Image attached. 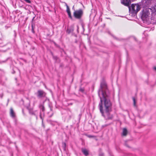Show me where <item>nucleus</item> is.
<instances>
[{
    "mask_svg": "<svg viewBox=\"0 0 156 156\" xmlns=\"http://www.w3.org/2000/svg\"><path fill=\"white\" fill-rule=\"evenodd\" d=\"M150 13L148 9H144L142 11L141 19L143 21H147L149 20Z\"/></svg>",
    "mask_w": 156,
    "mask_h": 156,
    "instance_id": "7ed1b4c3",
    "label": "nucleus"
},
{
    "mask_svg": "<svg viewBox=\"0 0 156 156\" xmlns=\"http://www.w3.org/2000/svg\"><path fill=\"white\" fill-rule=\"evenodd\" d=\"M98 94L100 99L99 106L102 115L106 120H111L113 115L110 114L112 110V104L110 100V94L105 82H102L98 91Z\"/></svg>",
    "mask_w": 156,
    "mask_h": 156,
    "instance_id": "f257e3e1",
    "label": "nucleus"
},
{
    "mask_svg": "<svg viewBox=\"0 0 156 156\" xmlns=\"http://www.w3.org/2000/svg\"><path fill=\"white\" fill-rule=\"evenodd\" d=\"M83 14V10L80 9L74 11L73 12V16L75 18L79 19L81 18Z\"/></svg>",
    "mask_w": 156,
    "mask_h": 156,
    "instance_id": "20e7f679",
    "label": "nucleus"
},
{
    "mask_svg": "<svg viewBox=\"0 0 156 156\" xmlns=\"http://www.w3.org/2000/svg\"><path fill=\"white\" fill-rule=\"evenodd\" d=\"M25 2H26L28 3H31V1L30 0H24Z\"/></svg>",
    "mask_w": 156,
    "mask_h": 156,
    "instance_id": "f3484780",
    "label": "nucleus"
},
{
    "mask_svg": "<svg viewBox=\"0 0 156 156\" xmlns=\"http://www.w3.org/2000/svg\"><path fill=\"white\" fill-rule=\"evenodd\" d=\"M40 108L42 112H44V111H45L44 107L43 105H41L40 106Z\"/></svg>",
    "mask_w": 156,
    "mask_h": 156,
    "instance_id": "9b49d317",
    "label": "nucleus"
},
{
    "mask_svg": "<svg viewBox=\"0 0 156 156\" xmlns=\"http://www.w3.org/2000/svg\"><path fill=\"white\" fill-rule=\"evenodd\" d=\"M72 9H73L74 11H75V9H74V6H73V7Z\"/></svg>",
    "mask_w": 156,
    "mask_h": 156,
    "instance_id": "412c9836",
    "label": "nucleus"
},
{
    "mask_svg": "<svg viewBox=\"0 0 156 156\" xmlns=\"http://www.w3.org/2000/svg\"><path fill=\"white\" fill-rule=\"evenodd\" d=\"M151 0H147L146 3L147 5H148L151 3Z\"/></svg>",
    "mask_w": 156,
    "mask_h": 156,
    "instance_id": "f8f14e48",
    "label": "nucleus"
},
{
    "mask_svg": "<svg viewBox=\"0 0 156 156\" xmlns=\"http://www.w3.org/2000/svg\"><path fill=\"white\" fill-rule=\"evenodd\" d=\"M121 2L123 5L128 7L131 4L130 0H122Z\"/></svg>",
    "mask_w": 156,
    "mask_h": 156,
    "instance_id": "39448f33",
    "label": "nucleus"
},
{
    "mask_svg": "<svg viewBox=\"0 0 156 156\" xmlns=\"http://www.w3.org/2000/svg\"><path fill=\"white\" fill-rule=\"evenodd\" d=\"M66 11H67V12H70V9H69V6L67 5L66 4Z\"/></svg>",
    "mask_w": 156,
    "mask_h": 156,
    "instance_id": "ddd939ff",
    "label": "nucleus"
},
{
    "mask_svg": "<svg viewBox=\"0 0 156 156\" xmlns=\"http://www.w3.org/2000/svg\"><path fill=\"white\" fill-rule=\"evenodd\" d=\"M44 93L43 91L41 90H38L37 95L38 97L41 98L44 97Z\"/></svg>",
    "mask_w": 156,
    "mask_h": 156,
    "instance_id": "423d86ee",
    "label": "nucleus"
},
{
    "mask_svg": "<svg viewBox=\"0 0 156 156\" xmlns=\"http://www.w3.org/2000/svg\"><path fill=\"white\" fill-rule=\"evenodd\" d=\"M127 133V131L126 129L124 128L123 130L122 135L123 136H126Z\"/></svg>",
    "mask_w": 156,
    "mask_h": 156,
    "instance_id": "1a4fd4ad",
    "label": "nucleus"
},
{
    "mask_svg": "<svg viewBox=\"0 0 156 156\" xmlns=\"http://www.w3.org/2000/svg\"><path fill=\"white\" fill-rule=\"evenodd\" d=\"M128 8L129 12L133 14H136L141 8L140 5L138 4H133L131 6L129 5Z\"/></svg>",
    "mask_w": 156,
    "mask_h": 156,
    "instance_id": "f03ea898",
    "label": "nucleus"
},
{
    "mask_svg": "<svg viewBox=\"0 0 156 156\" xmlns=\"http://www.w3.org/2000/svg\"><path fill=\"white\" fill-rule=\"evenodd\" d=\"M80 90L81 91H82V92H83L84 91V90L83 89H80Z\"/></svg>",
    "mask_w": 156,
    "mask_h": 156,
    "instance_id": "aec40b11",
    "label": "nucleus"
},
{
    "mask_svg": "<svg viewBox=\"0 0 156 156\" xmlns=\"http://www.w3.org/2000/svg\"><path fill=\"white\" fill-rule=\"evenodd\" d=\"M151 10L153 12H156V6H154L153 7H152L151 9Z\"/></svg>",
    "mask_w": 156,
    "mask_h": 156,
    "instance_id": "9d476101",
    "label": "nucleus"
},
{
    "mask_svg": "<svg viewBox=\"0 0 156 156\" xmlns=\"http://www.w3.org/2000/svg\"><path fill=\"white\" fill-rule=\"evenodd\" d=\"M154 69L155 70H156V67H155L154 68Z\"/></svg>",
    "mask_w": 156,
    "mask_h": 156,
    "instance_id": "b1692460",
    "label": "nucleus"
},
{
    "mask_svg": "<svg viewBox=\"0 0 156 156\" xmlns=\"http://www.w3.org/2000/svg\"><path fill=\"white\" fill-rule=\"evenodd\" d=\"M29 113L30 114H34V112H33L32 111V110H30L29 111Z\"/></svg>",
    "mask_w": 156,
    "mask_h": 156,
    "instance_id": "a211bd4d",
    "label": "nucleus"
},
{
    "mask_svg": "<svg viewBox=\"0 0 156 156\" xmlns=\"http://www.w3.org/2000/svg\"><path fill=\"white\" fill-rule=\"evenodd\" d=\"M67 12L69 16V17L72 19V17L71 15L70 11Z\"/></svg>",
    "mask_w": 156,
    "mask_h": 156,
    "instance_id": "4468645a",
    "label": "nucleus"
},
{
    "mask_svg": "<svg viewBox=\"0 0 156 156\" xmlns=\"http://www.w3.org/2000/svg\"><path fill=\"white\" fill-rule=\"evenodd\" d=\"M67 32L69 34L70 32V31L69 29H67Z\"/></svg>",
    "mask_w": 156,
    "mask_h": 156,
    "instance_id": "6ab92c4d",
    "label": "nucleus"
},
{
    "mask_svg": "<svg viewBox=\"0 0 156 156\" xmlns=\"http://www.w3.org/2000/svg\"><path fill=\"white\" fill-rule=\"evenodd\" d=\"M14 33L15 35V36H16V31H14Z\"/></svg>",
    "mask_w": 156,
    "mask_h": 156,
    "instance_id": "4be33fe9",
    "label": "nucleus"
},
{
    "mask_svg": "<svg viewBox=\"0 0 156 156\" xmlns=\"http://www.w3.org/2000/svg\"><path fill=\"white\" fill-rule=\"evenodd\" d=\"M10 115L13 118L15 117V113L12 108H10Z\"/></svg>",
    "mask_w": 156,
    "mask_h": 156,
    "instance_id": "6e6552de",
    "label": "nucleus"
},
{
    "mask_svg": "<svg viewBox=\"0 0 156 156\" xmlns=\"http://www.w3.org/2000/svg\"><path fill=\"white\" fill-rule=\"evenodd\" d=\"M82 151L86 156H87L89 154L88 150L85 148H82Z\"/></svg>",
    "mask_w": 156,
    "mask_h": 156,
    "instance_id": "0eeeda50",
    "label": "nucleus"
},
{
    "mask_svg": "<svg viewBox=\"0 0 156 156\" xmlns=\"http://www.w3.org/2000/svg\"><path fill=\"white\" fill-rule=\"evenodd\" d=\"M40 117L41 118V119H42V117H41V114H40Z\"/></svg>",
    "mask_w": 156,
    "mask_h": 156,
    "instance_id": "5701e85b",
    "label": "nucleus"
},
{
    "mask_svg": "<svg viewBox=\"0 0 156 156\" xmlns=\"http://www.w3.org/2000/svg\"><path fill=\"white\" fill-rule=\"evenodd\" d=\"M104 153L102 152H100L99 154V156H104Z\"/></svg>",
    "mask_w": 156,
    "mask_h": 156,
    "instance_id": "2eb2a0df",
    "label": "nucleus"
},
{
    "mask_svg": "<svg viewBox=\"0 0 156 156\" xmlns=\"http://www.w3.org/2000/svg\"><path fill=\"white\" fill-rule=\"evenodd\" d=\"M133 105L134 106H135L136 104V100L134 98H133Z\"/></svg>",
    "mask_w": 156,
    "mask_h": 156,
    "instance_id": "dca6fc26",
    "label": "nucleus"
}]
</instances>
